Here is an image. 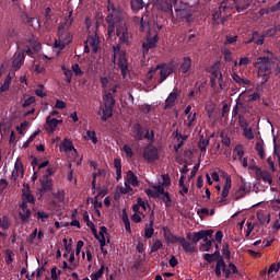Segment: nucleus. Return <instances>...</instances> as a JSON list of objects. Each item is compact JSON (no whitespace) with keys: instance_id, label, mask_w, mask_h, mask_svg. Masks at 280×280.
Segmentation results:
<instances>
[{"instance_id":"f257e3e1","label":"nucleus","mask_w":280,"mask_h":280,"mask_svg":"<svg viewBox=\"0 0 280 280\" xmlns=\"http://www.w3.org/2000/svg\"><path fill=\"white\" fill-rule=\"evenodd\" d=\"M205 261L207 264H213V261H217L214 266V275L220 279V277H223L225 279H229L231 275H238L240 270H237V266L235 264L230 262L229 266L226 265V261H224V257L220 254V249H217L213 254H205L203 255Z\"/></svg>"},{"instance_id":"f03ea898","label":"nucleus","mask_w":280,"mask_h":280,"mask_svg":"<svg viewBox=\"0 0 280 280\" xmlns=\"http://www.w3.org/2000/svg\"><path fill=\"white\" fill-rule=\"evenodd\" d=\"M253 67L258 69V78H261L260 84L264 85L270 80V75H272L275 61L267 56L258 57L253 63Z\"/></svg>"},{"instance_id":"7ed1b4c3","label":"nucleus","mask_w":280,"mask_h":280,"mask_svg":"<svg viewBox=\"0 0 280 280\" xmlns=\"http://www.w3.org/2000/svg\"><path fill=\"white\" fill-rule=\"evenodd\" d=\"M172 73H174V67H172V65L160 63L148 71L147 78L148 80H152L153 78H156L155 75H159L158 84H163Z\"/></svg>"},{"instance_id":"20e7f679","label":"nucleus","mask_w":280,"mask_h":280,"mask_svg":"<svg viewBox=\"0 0 280 280\" xmlns=\"http://www.w3.org/2000/svg\"><path fill=\"white\" fill-rule=\"evenodd\" d=\"M175 14L178 21H186V23L194 21V9L188 3L180 2L175 7Z\"/></svg>"},{"instance_id":"39448f33","label":"nucleus","mask_w":280,"mask_h":280,"mask_svg":"<svg viewBox=\"0 0 280 280\" xmlns=\"http://www.w3.org/2000/svg\"><path fill=\"white\" fill-rule=\"evenodd\" d=\"M116 36L120 45H128L130 43V31H128V24L124 20L117 25Z\"/></svg>"},{"instance_id":"423d86ee","label":"nucleus","mask_w":280,"mask_h":280,"mask_svg":"<svg viewBox=\"0 0 280 280\" xmlns=\"http://www.w3.org/2000/svg\"><path fill=\"white\" fill-rule=\"evenodd\" d=\"M150 27L148 28L147 32V42L142 43V55L148 56L150 52V49L156 48V43H159V33L155 31V34L153 37L150 35Z\"/></svg>"},{"instance_id":"0eeeda50","label":"nucleus","mask_w":280,"mask_h":280,"mask_svg":"<svg viewBox=\"0 0 280 280\" xmlns=\"http://www.w3.org/2000/svg\"><path fill=\"white\" fill-rule=\"evenodd\" d=\"M142 156L147 163H154V161H159V148L154 147V144H149L144 148Z\"/></svg>"},{"instance_id":"6e6552de","label":"nucleus","mask_w":280,"mask_h":280,"mask_svg":"<svg viewBox=\"0 0 280 280\" xmlns=\"http://www.w3.org/2000/svg\"><path fill=\"white\" fill-rule=\"evenodd\" d=\"M117 67L118 69H120V73L122 78L126 79L128 73H130V69L128 68V58L126 57V51H121L119 54Z\"/></svg>"},{"instance_id":"1a4fd4ad","label":"nucleus","mask_w":280,"mask_h":280,"mask_svg":"<svg viewBox=\"0 0 280 280\" xmlns=\"http://www.w3.org/2000/svg\"><path fill=\"white\" fill-rule=\"evenodd\" d=\"M105 21L107 23V36L108 38H113V34H115V30H117V25L124 21V19L113 18V15L106 16Z\"/></svg>"},{"instance_id":"9d476101","label":"nucleus","mask_w":280,"mask_h":280,"mask_svg":"<svg viewBox=\"0 0 280 280\" xmlns=\"http://www.w3.org/2000/svg\"><path fill=\"white\" fill-rule=\"evenodd\" d=\"M180 96V90L178 88H174L173 92L170 93L167 98L165 100L164 110H170L176 106V100Z\"/></svg>"},{"instance_id":"9b49d317","label":"nucleus","mask_w":280,"mask_h":280,"mask_svg":"<svg viewBox=\"0 0 280 280\" xmlns=\"http://www.w3.org/2000/svg\"><path fill=\"white\" fill-rule=\"evenodd\" d=\"M39 183L42 187L39 189L40 196H44V194H47V191H51V189H54V179H51V177H42Z\"/></svg>"},{"instance_id":"f8f14e48","label":"nucleus","mask_w":280,"mask_h":280,"mask_svg":"<svg viewBox=\"0 0 280 280\" xmlns=\"http://www.w3.org/2000/svg\"><path fill=\"white\" fill-rule=\"evenodd\" d=\"M23 62H25V52L19 50L13 56L12 69L14 71H19V69H21V67H23Z\"/></svg>"},{"instance_id":"ddd939ff","label":"nucleus","mask_w":280,"mask_h":280,"mask_svg":"<svg viewBox=\"0 0 280 280\" xmlns=\"http://www.w3.org/2000/svg\"><path fill=\"white\" fill-rule=\"evenodd\" d=\"M58 38L62 42L63 45H71L73 42V35L70 32L65 31L62 26L58 27Z\"/></svg>"},{"instance_id":"4468645a","label":"nucleus","mask_w":280,"mask_h":280,"mask_svg":"<svg viewBox=\"0 0 280 280\" xmlns=\"http://www.w3.org/2000/svg\"><path fill=\"white\" fill-rule=\"evenodd\" d=\"M107 10L109 12L107 16H112V19H124V11L119 7H115L110 1H108Z\"/></svg>"},{"instance_id":"2eb2a0df","label":"nucleus","mask_w":280,"mask_h":280,"mask_svg":"<svg viewBox=\"0 0 280 280\" xmlns=\"http://www.w3.org/2000/svg\"><path fill=\"white\" fill-rule=\"evenodd\" d=\"M237 12H246L248 8L255 5V0H233Z\"/></svg>"},{"instance_id":"dca6fc26","label":"nucleus","mask_w":280,"mask_h":280,"mask_svg":"<svg viewBox=\"0 0 280 280\" xmlns=\"http://www.w3.org/2000/svg\"><path fill=\"white\" fill-rule=\"evenodd\" d=\"M231 187H233V183L231 180V176H226L225 177V183L223 186V190L221 194V199L219 200V202L222 205V202H226V198H229V194L231 191Z\"/></svg>"},{"instance_id":"f3484780","label":"nucleus","mask_w":280,"mask_h":280,"mask_svg":"<svg viewBox=\"0 0 280 280\" xmlns=\"http://www.w3.org/2000/svg\"><path fill=\"white\" fill-rule=\"evenodd\" d=\"M179 73L183 75H187L191 71V58L190 57H184L182 62H179L178 67Z\"/></svg>"},{"instance_id":"a211bd4d","label":"nucleus","mask_w":280,"mask_h":280,"mask_svg":"<svg viewBox=\"0 0 280 280\" xmlns=\"http://www.w3.org/2000/svg\"><path fill=\"white\" fill-rule=\"evenodd\" d=\"M257 170V180H262L267 183L268 185H272V175L270 172L261 168H256Z\"/></svg>"},{"instance_id":"6ab92c4d","label":"nucleus","mask_w":280,"mask_h":280,"mask_svg":"<svg viewBox=\"0 0 280 280\" xmlns=\"http://www.w3.org/2000/svg\"><path fill=\"white\" fill-rule=\"evenodd\" d=\"M23 174H25V171L23 170V162L18 159L14 164V170L11 174V180H16L19 176H23Z\"/></svg>"},{"instance_id":"aec40b11","label":"nucleus","mask_w":280,"mask_h":280,"mask_svg":"<svg viewBox=\"0 0 280 280\" xmlns=\"http://www.w3.org/2000/svg\"><path fill=\"white\" fill-rule=\"evenodd\" d=\"M58 124H62V120H59L57 118H51V116H47L46 118L47 132H56V128H58Z\"/></svg>"},{"instance_id":"412c9836","label":"nucleus","mask_w":280,"mask_h":280,"mask_svg":"<svg viewBox=\"0 0 280 280\" xmlns=\"http://www.w3.org/2000/svg\"><path fill=\"white\" fill-rule=\"evenodd\" d=\"M131 137H133L135 141H143V126L141 124L133 125Z\"/></svg>"},{"instance_id":"4be33fe9","label":"nucleus","mask_w":280,"mask_h":280,"mask_svg":"<svg viewBox=\"0 0 280 280\" xmlns=\"http://www.w3.org/2000/svg\"><path fill=\"white\" fill-rule=\"evenodd\" d=\"M20 208L22 209L19 213L20 220L22 222H27V220H30V217L32 215V210H30V208L27 207V205L25 202H22L20 205Z\"/></svg>"},{"instance_id":"5701e85b","label":"nucleus","mask_w":280,"mask_h":280,"mask_svg":"<svg viewBox=\"0 0 280 280\" xmlns=\"http://www.w3.org/2000/svg\"><path fill=\"white\" fill-rule=\"evenodd\" d=\"M23 202H25V205H27V202H30V205H34L36 202V199L30 189V185H26L23 189Z\"/></svg>"},{"instance_id":"b1692460","label":"nucleus","mask_w":280,"mask_h":280,"mask_svg":"<svg viewBox=\"0 0 280 280\" xmlns=\"http://www.w3.org/2000/svg\"><path fill=\"white\" fill-rule=\"evenodd\" d=\"M265 38V35L260 34L258 31H254L248 43H255V45L261 46L266 42Z\"/></svg>"},{"instance_id":"393cba45","label":"nucleus","mask_w":280,"mask_h":280,"mask_svg":"<svg viewBox=\"0 0 280 280\" xmlns=\"http://www.w3.org/2000/svg\"><path fill=\"white\" fill-rule=\"evenodd\" d=\"M104 106L106 108H114L115 109V97L113 96V93L107 92L103 95Z\"/></svg>"},{"instance_id":"a878e982","label":"nucleus","mask_w":280,"mask_h":280,"mask_svg":"<svg viewBox=\"0 0 280 280\" xmlns=\"http://www.w3.org/2000/svg\"><path fill=\"white\" fill-rule=\"evenodd\" d=\"M210 73H211V78H214L218 80L220 88L222 89V83L224 82V80L222 79V72L220 71V69L218 68V65H213L210 68Z\"/></svg>"},{"instance_id":"bb28decb","label":"nucleus","mask_w":280,"mask_h":280,"mask_svg":"<svg viewBox=\"0 0 280 280\" xmlns=\"http://www.w3.org/2000/svg\"><path fill=\"white\" fill-rule=\"evenodd\" d=\"M125 183H128V185H131L132 187H139V178L137 177V175H135L132 171L127 172Z\"/></svg>"},{"instance_id":"cd10ccee","label":"nucleus","mask_w":280,"mask_h":280,"mask_svg":"<svg viewBox=\"0 0 280 280\" xmlns=\"http://www.w3.org/2000/svg\"><path fill=\"white\" fill-rule=\"evenodd\" d=\"M250 191V187H248V184L246 182H243L236 192L235 200H240V198H244L246 194Z\"/></svg>"},{"instance_id":"c85d7f7f","label":"nucleus","mask_w":280,"mask_h":280,"mask_svg":"<svg viewBox=\"0 0 280 280\" xmlns=\"http://www.w3.org/2000/svg\"><path fill=\"white\" fill-rule=\"evenodd\" d=\"M100 235L98 238H96L100 242V247L104 248L106 246V236L108 235V229L104 225L100 228Z\"/></svg>"},{"instance_id":"c756f323","label":"nucleus","mask_w":280,"mask_h":280,"mask_svg":"<svg viewBox=\"0 0 280 280\" xmlns=\"http://www.w3.org/2000/svg\"><path fill=\"white\" fill-rule=\"evenodd\" d=\"M89 43L92 47L93 54H97V51H100V36H97V35L90 36Z\"/></svg>"},{"instance_id":"7c9ffc66","label":"nucleus","mask_w":280,"mask_h":280,"mask_svg":"<svg viewBox=\"0 0 280 280\" xmlns=\"http://www.w3.org/2000/svg\"><path fill=\"white\" fill-rule=\"evenodd\" d=\"M179 244L183 248V250H185L186 253H196V245H194V243H189L187 242L185 238H182L179 241Z\"/></svg>"},{"instance_id":"2f4dec72","label":"nucleus","mask_w":280,"mask_h":280,"mask_svg":"<svg viewBox=\"0 0 280 280\" xmlns=\"http://www.w3.org/2000/svg\"><path fill=\"white\" fill-rule=\"evenodd\" d=\"M113 110L114 108L112 107H101L100 115H102L101 119L102 121H108L110 117H113Z\"/></svg>"},{"instance_id":"473e14b6","label":"nucleus","mask_w":280,"mask_h":280,"mask_svg":"<svg viewBox=\"0 0 280 280\" xmlns=\"http://www.w3.org/2000/svg\"><path fill=\"white\" fill-rule=\"evenodd\" d=\"M232 80H234V82H236V84H240V86H249L250 84V80L248 79H243L242 77H240V74H237L236 72H234L232 74Z\"/></svg>"},{"instance_id":"72a5a7b5","label":"nucleus","mask_w":280,"mask_h":280,"mask_svg":"<svg viewBox=\"0 0 280 280\" xmlns=\"http://www.w3.org/2000/svg\"><path fill=\"white\" fill-rule=\"evenodd\" d=\"M152 235H154V218L151 215L149 228L144 230V237H147V240H150L152 238Z\"/></svg>"},{"instance_id":"f704fd0d","label":"nucleus","mask_w":280,"mask_h":280,"mask_svg":"<svg viewBox=\"0 0 280 280\" xmlns=\"http://www.w3.org/2000/svg\"><path fill=\"white\" fill-rule=\"evenodd\" d=\"M114 167L116 170V180H121V159L114 160Z\"/></svg>"},{"instance_id":"c9c22d12","label":"nucleus","mask_w":280,"mask_h":280,"mask_svg":"<svg viewBox=\"0 0 280 280\" xmlns=\"http://www.w3.org/2000/svg\"><path fill=\"white\" fill-rule=\"evenodd\" d=\"M164 237H165L166 242H170V244H176V242H180V240H183V238L172 234V232H165Z\"/></svg>"},{"instance_id":"e433bc0d","label":"nucleus","mask_w":280,"mask_h":280,"mask_svg":"<svg viewBox=\"0 0 280 280\" xmlns=\"http://www.w3.org/2000/svg\"><path fill=\"white\" fill-rule=\"evenodd\" d=\"M62 148L63 152H71L72 150H75V147H73V142L67 138L62 141Z\"/></svg>"},{"instance_id":"4c0bfd02","label":"nucleus","mask_w":280,"mask_h":280,"mask_svg":"<svg viewBox=\"0 0 280 280\" xmlns=\"http://www.w3.org/2000/svg\"><path fill=\"white\" fill-rule=\"evenodd\" d=\"M255 150L260 159H266V151L264 150V142H257Z\"/></svg>"},{"instance_id":"58836bf2","label":"nucleus","mask_w":280,"mask_h":280,"mask_svg":"<svg viewBox=\"0 0 280 280\" xmlns=\"http://www.w3.org/2000/svg\"><path fill=\"white\" fill-rule=\"evenodd\" d=\"M10 84H12V77L8 75L0 88V95L1 93H5V91L10 90Z\"/></svg>"},{"instance_id":"ea45409f","label":"nucleus","mask_w":280,"mask_h":280,"mask_svg":"<svg viewBox=\"0 0 280 280\" xmlns=\"http://www.w3.org/2000/svg\"><path fill=\"white\" fill-rule=\"evenodd\" d=\"M61 71L63 72V75L66 77L68 84H71V80H73V71L67 69V67L65 66H61Z\"/></svg>"},{"instance_id":"a19ab883","label":"nucleus","mask_w":280,"mask_h":280,"mask_svg":"<svg viewBox=\"0 0 280 280\" xmlns=\"http://www.w3.org/2000/svg\"><path fill=\"white\" fill-rule=\"evenodd\" d=\"M105 266H104V264L103 265H101V268L96 271V272H94V273H92L90 277H91V279L92 280H100V279H102V277H104V270H105Z\"/></svg>"},{"instance_id":"79ce46f5","label":"nucleus","mask_w":280,"mask_h":280,"mask_svg":"<svg viewBox=\"0 0 280 280\" xmlns=\"http://www.w3.org/2000/svg\"><path fill=\"white\" fill-rule=\"evenodd\" d=\"M162 10L167 12L170 16H174V7L172 5V2L165 1L164 3H162Z\"/></svg>"},{"instance_id":"37998d69","label":"nucleus","mask_w":280,"mask_h":280,"mask_svg":"<svg viewBox=\"0 0 280 280\" xmlns=\"http://www.w3.org/2000/svg\"><path fill=\"white\" fill-rule=\"evenodd\" d=\"M211 246H213L212 241H203V243H200L199 250L209 253L211 250Z\"/></svg>"},{"instance_id":"c03bdc74","label":"nucleus","mask_w":280,"mask_h":280,"mask_svg":"<svg viewBox=\"0 0 280 280\" xmlns=\"http://www.w3.org/2000/svg\"><path fill=\"white\" fill-rule=\"evenodd\" d=\"M4 255H5V264H8V266L14 262V258H13L14 252L12 249H5Z\"/></svg>"},{"instance_id":"a18cd8bd","label":"nucleus","mask_w":280,"mask_h":280,"mask_svg":"<svg viewBox=\"0 0 280 280\" xmlns=\"http://www.w3.org/2000/svg\"><path fill=\"white\" fill-rule=\"evenodd\" d=\"M198 148L200 152H207V148H209V139L201 138L198 142Z\"/></svg>"},{"instance_id":"49530a36","label":"nucleus","mask_w":280,"mask_h":280,"mask_svg":"<svg viewBox=\"0 0 280 280\" xmlns=\"http://www.w3.org/2000/svg\"><path fill=\"white\" fill-rule=\"evenodd\" d=\"M161 248H163V242L156 238L155 241H153L150 253H156L158 250H161Z\"/></svg>"},{"instance_id":"de8ad7c7","label":"nucleus","mask_w":280,"mask_h":280,"mask_svg":"<svg viewBox=\"0 0 280 280\" xmlns=\"http://www.w3.org/2000/svg\"><path fill=\"white\" fill-rule=\"evenodd\" d=\"M0 229L3 231H8V229H10V220L8 217L0 218Z\"/></svg>"},{"instance_id":"09e8293b","label":"nucleus","mask_w":280,"mask_h":280,"mask_svg":"<svg viewBox=\"0 0 280 280\" xmlns=\"http://www.w3.org/2000/svg\"><path fill=\"white\" fill-rule=\"evenodd\" d=\"M131 10H143V0H131Z\"/></svg>"},{"instance_id":"8fccbe9b","label":"nucleus","mask_w":280,"mask_h":280,"mask_svg":"<svg viewBox=\"0 0 280 280\" xmlns=\"http://www.w3.org/2000/svg\"><path fill=\"white\" fill-rule=\"evenodd\" d=\"M162 196V201L164 202L165 207H172V197H170V192L165 191Z\"/></svg>"},{"instance_id":"3c124183","label":"nucleus","mask_w":280,"mask_h":280,"mask_svg":"<svg viewBox=\"0 0 280 280\" xmlns=\"http://www.w3.org/2000/svg\"><path fill=\"white\" fill-rule=\"evenodd\" d=\"M243 132H244V137L249 141L255 139V133H253V128L246 127L245 129H243Z\"/></svg>"},{"instance_id":"603ef678","label":"nucleus","mask_w":280,"mask_h":280,"mask_svg":"<svg viewBox=\"0 0 280 280\" xmlns=\"http://www.w3.org/2000/svg\"><path fill=\"white\" fill-rule=\"evenodd\" d=\"M86 138L90 139V141H92V143H97V135L95 133V130H89L86 131Z\"/></svg>"},{"instance_id":"864d4df0","label":"nucleus","mask_w":280,"mask_h":280,"mask_svg":"<svg viewBox=\"0 0 280 280\" xmlns=\"http://www.w3.org/2000/svg\"><path fill=\"white\" fill-rule=\"evenodd\" d=\"M222 255L225 257V259H231V249H229V243L223 244Z\"/></svg>"},{"instance_id":"5fc2aeb1","label":"nucleus","mask_w":280,"mask_h":280,"mask_svg":"<svg viewBox=\"0 0 280 280\" xmlns=\"http://www.w3.org/2000/svg\"><path fill=\"white\" fill-rule=\"evenodd\" d=\"M238 125L241 126L242 130L248 128V120H246L244 115H238Z\"/></svg>"},{"instance_id":"6e6d98bb","label":"nucleus","mask_w":280,"mask_h":280,"mask_svg":"<svg viewBox=\"0 0 280 280\" xmlns=\"http://www.w3.org/2000/svg\"><path fill=\"white\" fill-rule=\"evenodd\" d=\"M273 159H277L278 165L280 167V144L273 145Z\"/></svg>"},{"instance_id":"4d7b16f0","label":"nucleus","mask_w":280,"mask_h":280,"mask_svg":"<svg viewBox=\"0 0 280 280\" xmlns=\"http://www.w3.org/2000/svg\"><path fill=\"white\" fill-rule=\"evenodd\" d=\"M72 71H73L74 75H77V78L80 75H84V72L82 71V68H80L79 63L72 65Z\"/></svg>"},{"instance_id":"13d9d810","label":"nucleus","mask_w":280,"mask_h":280,"mask_svg":"<svg viewBox=\"0 0 280 280\" xmlns=\"http://www.w3.org/2000/svg\"><path fill=\"white\" fill-rule=\"evenodd\" d=\"M32 104H36V97L31 96L27 100H25L22 104V108H27L30 106H32Z\"/></svg>"},{"instance_id":"bf43d9fd","label":"nucleus","mask_w":280,"mask_h":280,"mask_svg":"<svg viewBox=\"0 0 280 280\" xmlns=\"http://www.w3.org/2000/svg\"><path fill=\"white\" fill-rule=\"evenodd\" d=\"M237 35L232 36V35H226L225 36V45H235V43H237Z\"/></svg>"},{"instance_id":"052dcab7","label":"nucleus","mask_w":280,"mask_h":280,"mask_svg":"<svg viewBox=\"0 0 280 280\" xmlns=\"http://www.w3.org/2000/svg\"><path fill=\"white\" fill-rule=\"evenodd\" d=\"M122 152H125V154H126L129 159H132V156H135V152H132V148H130V145H128V144H124V147H122Z\"/></svg>"},{"instance_id":"680f3d73","label":"nucleus","mask_w":280,"mask_h":280,"mask_svg":"<svg viewBox=\"0 0 280 280\" xmlns=\"http://www.w3.org/2000/svg\"><path fill=\"white\" fill-rule=\"evenodd\" d=\"M201 234H202V237H203V242H207L209 241V237H212L213 236V230H201Z\"/></svg>"},{"instance_id":"e2e57ef3","label":"nucleus","mask_w":280,"mask_h":280,"mask_svg":"<svg viewBox=\"0 0 280 280\" xmlns=\"http://www.w3.org/2000/svg\"><path fill=\"white\" fill-rule=\"evenodd\" d=\"M118 190L120 194H130V191H132V186L125 182V188L124 186H120Z\"/></svg>"},{"instance_id":"0e129e2a","label":"nucleus","mask_w":280,"mask_h":280,"mask_svg":"<svg viewBox=\"0 0 280 280\" xmlns=\"http://www.w3.org/2000/svg\"><path fill=\"white\" fill-rule=\"evenodd\" d=\"M221 142L226 148H231V138H229V136L224 135V132H221Z\"/></svg>"},{"instance_id":"69168bd1","label":"nucleus","mask_w":280,"mask_h":280,"mask_svg":"<svg viewBox=\"0 0 280 280\" xmlns=\"http://www.w3.org/2000/svg\"><path fill=\"white\" fill-rule=\"evenodd\" d=\"M275 161H277V159H275V155L273 156H269L267 159V164L269 165L271 172H277V166H275Z\"/></svg>"},{"instance_id":"338daca9","label":"nucleus","mask_w":280,"mask_h":280,"mask_svg":"<svg viewBox=\"0 0 280 280\" xmlns=\"http://www.w3.org/2000/svg\"><path fill=\"white\" fill-rule=\"evenodd\" d=\"M229 10H231L229 2H222L218 8V11L221 12V14H224V12H229Z\"/></svg>"},{"instance_id":"774afa93","label":"nucleus","mask_w":280,"mask_h":280,"mask_svg":"<svg viewBox=\"0 0 280 280\" xmlns=\"http://www.w3.org/2000/svg\"><path fill=\"white\" fill-rule=\"evenodd\" d=\"M153 189L155 190V194H158V198H160L161 196H163V194H165V188L163 185L153 186Z\"/></svg>"}]
</instances>
